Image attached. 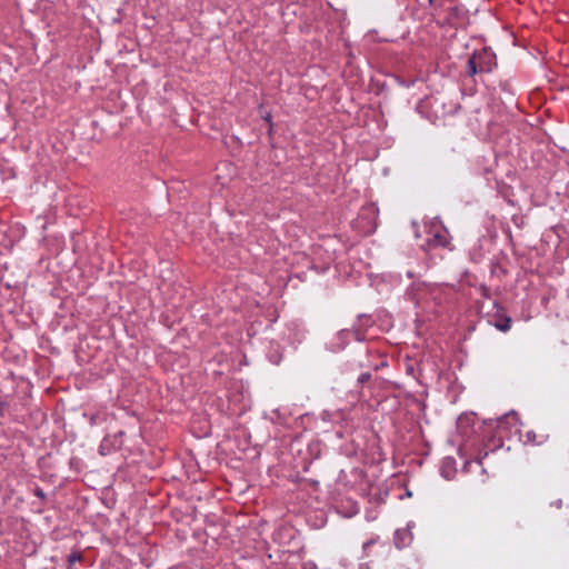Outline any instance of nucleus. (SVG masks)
<instances>
[{
	"instance_id": "obj_1",
	"label": "nucleus",
	"mask_w": 569,
	"mask_h": 569,
	"mask_svg": "<svg viewBox=\"0 0 569 569\" xmlns=\"http://www.w3.org/2000/svg\"><path fill=\"white\" fill-rule=\"evenodd\" d=\"M450 244V234L445 226L432 222L428 228V239L425 244L426 250L435 248H448Z\"/></svg>"
},
{
	"instance_id": "obj_2",
	"label": "nucleus",
	"mask_w": 569,
	"mask_h": 569,
	"mask_svg": "<svg viewBox=\"0 0 569 569\" xmlns=\"http://www.w3.org/2000/svg\"><path fill=\"white\" fill-rule=\"evenodd\" d=\"M482 58H490V52L483 51L481 53L473 54L467 62V72L469 76H475L479 72H490L491 67L485 66L480 62Z\"/></svg>"
},
{
	"instance_id": "obj_3",
	"label": "nucleus",
	"mask_w": 569,
	"mask_h": 569,
	"mask_svg": "<svg viewBox=\"0 0 569 569\" xmlns=\"http://www.w3.org/2000/svg\"><path fill=\"white\" fill-rule=\"evenodd\" d=\"M519 425L520 419L518 413L509 412L498 420L497 428L499 429L500 432H502L507 429V426H510L511 428H515L516 432H519Z\"/></svg>"
},
{
	"instance_id": "obj_4",
	"label": "nucleus",
	"mask_w": 569,
	"mask_h": 569,
	"mask_svg": "<svg viewBox=\"0 0 569 569\" xmlns=\"http://www.w3.org/2000/svg\"><path fill=\"white\" fill-rule=\"evenodd\" d=\"M465 10L462 7L451 4L447 9L446 22L450 26H456L463 20Z\"/></svg>"
},
{
	"instance_id": "obj_5",
	"label": "nucleus",
	"mask_w": 569,
	"mask_h": 569,
	"mask_svg": "<svg viewBox=\"0 0 569 569\" xmlns=\"http://www.w3.org/2000/svg\"><path fill=\"white\" fill-rule=\"evenodd\" d=\"M548 439L547 433H537L535 430H528L525 435V442L533 446H540Z\"/></svg>"
},
{
	"instance_id": "obj_6",
	"label": "nucleus",
	"mask_w": 569,
	"mask_h": 569,
	"mask_svg": "<svg viewBox=\"0 0 569 569\" xmlns=\"http://www.w3.org/2000/svg\"><path fill=\"white\" fill-rule=\"evenodd\" d=\"M341 335L343 336H352L356 340L362 341L365 339V332L359 328H353L352 330H342Z\"/></svg>"
},
{
	"instance_id": "obj_7",
	"label": "nucleus",
	"mask_w": 569,
	"mask_h": 569,
	"mask_svg": "<svg viewBox=\"0 0 569 569\" xmlns=\"http://www.w3.org/2000/svg\"><path fill=\"white\" fill-rule=\"evenodd\" d=\"M496 327L500 331H508L511 328V320L510 318L505 319L502 322L496 323Z\"/></svg>"
},
{
	"instance_id": "obj_8",
	"label": "nucleus",
	"mask_w": 569,
	"mask_h": 569,
	"mask_svg": "<svg viewBox=\"0 0 569 569\" xmlns=\"http://www.w3.org/2000/svg\"><path fill=\"white\" fill-rule=\"evenodd\" d=\"M480 62L485 66H490L491 67V70L493 69V67L496 66V62H495V58L490 53V58H482L480 60Z\"/></svg>"
},
{
	"instance_id": "obj_9",
	"label": "nucleus",
	"mask_w": 569,
	"mask_h": 569,
	"mask_svg": "<svg viewBox=\"0 0 569 569\" xmlns=\"http://www.w3.org/2000/svg\"><path fill=\"white\" fill-rule=\"evenodd\" d=\"M371 379V373L370 372H363L359 376L358 378V382L360 385H363L366 383L367 381H369Z\"/></svg>"
},
{
	"instance_id": "obj_10",
	"label": "nucleus",
	"mask_w": 569,
	"mask_h": 569,
	"mask_svg": "<svg viewBox=\"0 0 569 569\" xmlns=\"http://www.w3.org/2000/svg\"><path fill=\"white\" fill-rule=\"evenodd\" d=\"M378 540H379V537H375V538H371L370 540L366 541V542L362 545L363 550H367L370 546H372L373 543H376Z\"/></svg>"
},
{
	"instance_id": "obj_11",
	"label": "nucleus",
	"mask_w": 569,
	"mask_h": 569,
	"mask_svg": "<svg viewBox=\"0 0 569 569\" xmlns=\"http://www.w3.org/2000/svg\"><path fill=\"white\" fill-rule=\"evenodd\" d=\"M80 559H81V556H80L79 553H71V555L69 556L68 561H69V563H70V565H72V563H74L76 561H79Z\"/></svg>"
},
{
	"instance_id": "obj_12",
	"label": "nucleus",
	"mask_w": 569,
	"mask_h": 569,
	"mask_svg": "<svg viewBox=\"0 0 569 569\" xmlns=\"http://www.w3.org/2000/svg\"><path fill=\"white\" fill-rule=\"evenodd\" d=\"M34 495L41 499H43L46 497L44 492L40 489V488H37L34 490Z\"/></svg>"
},
{
	"instance_id": "obj_13",
	"label": "nucleus",
	"mask_w": 569,
	"mask_h": 569,
	"mask_svg": "<svg viewBox=\"0 0 569 569\" xmlns=\"http://www.w3.org/2000/svg\"><path fill=\"white\" fill-rule=\"evenodd\" d=\"M383 366H385V363H383V362H382L381 365H375V366H373V369L377 371V370H379V368H380V367H383Z\"/></svg>"
},
{
	"instance_id": "obj_14",
	"label": "nucleus",
	"mask_w": 569,
	"mask_h": 569,
	"mask_svg": "<svg viewBox=\"0 0 569 569\" xmlns=\"http://www.w3.org/2000/svg\"><path fill=\"white\" fill-rule=\"evenodd\" d=\"M359 321H365L366 323L369 321V318H366V317H360L359 318Z\"/></svg>"
},
{
	"instance_id": "obj_15",
	"label": "nucleus",
	"mask_w": 569,
	"mask_h": 569,
	"mask_svg": "<svg viewBox=\"0 0 569 569\" xmlns=\"http://www.w3.org/2000/svg\"><path fill=\"white\" fill-rule=\"evenodd\" d=\"M266 120L271 124V116H270V114H268V116L266 117Z\"/></svg>"
},
{
	"instance_id": "obj_16",
	"label": "nucleus",
	"mask_w": 569,
	"mask_h": 569,
	"mask_svg": "<svg viewBox=\"0 0 569 569\" xmlns=\"http://www.w3.org/2000/svg\"><path fill=\"white\" fill-rule=\"evenodd\" d=\"M501 446V437L498 439V445H496V447H500Z\"/></svg>"
},
{
	"instance_id": "obj_17",
	"label": "nucleus",
	"mask_w": 569,
	"mask_h": 569,
	"mask_svg": "<svg viewBox=\"0 0 569 569\" xmlns=\"http://www.w3.org/2000/svg\"><path fill=\"white\" fill-rule=\"evenodd\" d=\"M428 2H429L430 4H433L435 0H428Z\"/></svg>"
}]
</instances>
